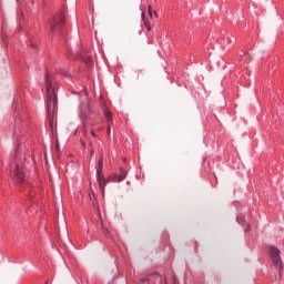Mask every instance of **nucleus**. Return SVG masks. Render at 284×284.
Returning <instances> with one entry per match:
<instances>
[{
  "label": "nucleus",
  "mask_w": 284,
  "mask_h": 284,
  "mask_svg": "<svg viewBox=\"0 0 284 284\" xmlns=\"http://www.w3.org/2000/svg\"><path fill=\"white\" fill-rule=\"evenodd\" d=\"M20 124L21 120H16L13 139L18 142V146L16 148L14 163L10 166V174L14 183H17L19 187H22V192H26L29 199H34L37 191H34L30 183V179H28V175L26 174V158L21 151V139L19 138V134H23V132H26L28 122L22 120V130L19 126Z\"/></svg>",
  "instance_id": "nucleus-1"
},
{
  "label": "nucleus",
  "mask_w": 284,
  "mask_h": 284,
  "mask_svg": "<svg viewBox=\"0 0 284 284\" xmlns=\"http://www.w3.org/2000/svg\"><path fill=\"white\" fill-rule=\"evenodd\" d=\"M47 88V112L50 124L54 122V114H57V84L52 81V74L47 72L44 75Z\"/></svg>",
  "instance_id": "nucleus-2"
},
{
  "label": "nucleus",
  "mask_w": 284,
  "mask_h": 284,
  "mask_svg": "<svg viewBox=\"0 0 284 284\" xmlns=\"http://www.w3.org/2000/svg\"><path fill=\"white\" fill-rule=\"evenodd\" d=\"M267 252L271 258V263L278 271V278H281V276H283V273L281 272L283 270V258H281V250H278V247L274 245H271L268 246Z\"/></svg>",
  "instance_id": "nucleus-3"
},
{
  "label": "nucleus",
  "mask_w": 284,
  "mask_h": 284,
  "mask_svg": "<svg viewBox=\"0 0 284 284\" xmlns=\"http://www.w3.org/2000/svg\"><path fill=\"white\" fill-rule=\"evenodd\" d=\"M64 23H65V16H63V13L55 16L49 22L50 32H52V34L57 32H61V28H63Z\"/></svg>",
  "instance_id": "nucleus-4"
},
{
  "label": "nucleus",
  "mask_w": 284,
  "mask_h": 284,
  "mask_svg": "<svg viewBox=\"0 0 284 284\" xmlns=\"http://www.w3.org/2000/svg\"><path fill=\"white\" fill-rule=\"evenodd\" d=\"M97 180H98L100 190H102V192H105V185H108V179H105V175H103V159H100L98 161Z\"/></svg>",
  "instance_id": "nucleus-5"
},
{
  "label": "nucleus",
  "mask_w": 284,
  "mask_h": 284,
  "mask_svg": "<svg viewBox=\"0 0 284 284\" xmlns=\"http://www.w3.org/2000/svg\"><path fill=\"white\" fill-rule=\"evenodd\" d=\"M128 179V171L123 168L120 169V174H114L108 178V183H121Z\"/></svg>",
  "instance_id": "nucleus-6"
},
{
  "label": "nucleus",
  "mask_w": 284,
  "mask_h": 284,
  "mask_svg": "<svg viewBox=\"0 0 284 284\" xmlns=\"http://www.w3.org/2000/svg\"><path fill=\"white\" fill-rule=\"evenodd\" d=\"M78 59L83 61V63H85V65H88L89 68H90V65H92V57H90V54H88V50L83 47H80V49L78 51Z\"/></svg>",
  "instance_id": "nucleus-7"
},
{
  "label": "nucleus",
  "mask_w": 284,
  "mask_h": 284,
  "mask_svg": "<svg viewBox=\"0 0 284 284\" xmlns=\"http://www.w3.org/2000/svg\"><path fill=\"white\" fill-rule=\"evenodd\" d=\"M90 105L87 106V111L83 110V106H80V119L88 121L90 119Z\"/></svg>",
  "instance_id": "nucleus-8"
},
{
  "label": "nucleus",
  "mask_w": 284,
  "mask_h": 284,
  "mask_svg": "<svg viewBox=\"0 0 284 284\" xmlns=\"http://www.w3.org/2000/svg\"><path fill=\"white\" fill-rule=\"evenodd\" d=\"M103 114L105 116L106 123H108V133L110 134V123H112V113H110V111H108V109H103Z\"/></svg>",
  "instance_id": "nucleus-9"
},
{
  "label": "nucleus",
  "mask_w": 284,
  "mask_h": 284,
  "mask_svg": "<svg viewBox=\"0 0 284 284\" xmlns=\"http://www.w3.org/2000/svg\"><path fill=\"white\" fill-rule=\"evenodd\" d=\"M142 21H143L146 30H149V32H150V30H152V27L150 26V21H148V19H145V12H142Z\"/></svg>",
  "instance_id": "nucleus-10"
},
{
  "label": "nucleus",
  "mask_w": 284,
  "mask_h": 284,
  "mask_svg": "<svg viewBox=\"0 0 284 284\" xmlns=\"http://www.w3.org/2000/svg\"><path fill=\"white\" fill-rule=\"evenodd\" d=\"M60 74H63V77H70V72L68 71V69H63Z\"/></svg>",
  "instance_id": "nucleus-11"
},
{
  "label": "nucleus",
  "mask_w": 284,
  "mask_h": 284,
  "mask_svg": "<svg viewBox=\"0 0 284 284\" xmlns=\"http://www.w3.org/2000/svg\"><path fill=\"white\" fill-rule=\"evenodd\" d=\"M237 223H240V224L245 223V217H243V216H237Z\"/></svg>",
  "instance_id": "nucleus-12"
},
{
  "label": "nucleus",
  "mask_w": 284,
  "mask_h": 284,
  "mask_svg": "<svg viewBox=\"0 0 284 284\" xmlns=\"http://www.w3.org/2000/svg\"><path fill=\"white\" fill-rule=\"evenodd\" d=\"M148 12H149V16L151 17V19L153 18V14H152V6L149 4L148 7Z\"/></svg>",
  "instance_id": "nucleus-13"
},
{
  "label": "nucleus",
  "mask_w": 284,
  "mask_h": 284,
  "mask_svg": "<svg viewBox=\"0 0 284 284\" xmlns=\"http://www.w3.org/2000/svg\"><path fill=\"white\" fill-rule=\"evenodd\" d=\"M91 135L94 136V139H97V133H94L93 130H91Z\"/></svg>",
  "instance_id": "nucleus-14"
},
{
  "label": "nucleus",
  "mask_w": 284,
  "mask_h": 284,
  "mask_svg": "<svg viewBox=\"0 0 284 284\" xmlns=\"http://www.w3.org/2000/svg\"><path fill=\"white\" fill-rule=\"evenodd\" d=\"M173 283L176 284V277H173Z\"/></svg>",
  "instance_id": "nucleus-15"
},
{
  "label": "nucleus",
  "mask_w": 284,
  "mask_h": 284,
  "mask_svg": "<svg viewBox=\"0 0 284 284\" xmlns=\"http://www.w3.org/2000/svg\"><path fill=\"white\" fill-rule=\"evenodd\" d=\"M149 280L148 278H144V280H142V283H145V282H148Z\"/></svg>",
  "instance_id": "nucleus-16"
},
{
  "label": "nucleus",
  "mask_w": 284,
  "mask_h": 284,
  "mask_svg": "<svg viewBox=\"0 0 284 284\" xmlns=\"http://www.w3.org/2000/svg\"><path fill=\"white\" fill-rule=\"evenodd\" d=\"M32 48H36L34 42H31Z\"/></svg>",
  "instance_id": "nucleus-17"
},
{
  "label": "nucleus",
  "mask_w": 284,
  "mask_h": 284,
  "mask_svg": "<svg viewBox=\"0 0 284 284\" xmlns=\"http://www.w3.org/2000/svg\"><path fill=\"white\" fill-rule=\"evenodd\" d=\"M245 232H250V226L245 230Z\"/></svg>",
  "instance_id": "nucleus-18"
},
{
  "label": "nucleus",
  "mask_w": 284,
  "mask_h": 284,
  "mask_svg": "<svg viewBox=\"0 0 284 284\" xmlns=\"http://www.w3.org/2000/svg\"><path fill=\"white\" fill-rule=\"evenodd\" d=\"M154 16L158 17L156 11H154Z\"/></svg>",
  "instance_id": "nucleus-19"
}]
</instances>
